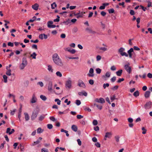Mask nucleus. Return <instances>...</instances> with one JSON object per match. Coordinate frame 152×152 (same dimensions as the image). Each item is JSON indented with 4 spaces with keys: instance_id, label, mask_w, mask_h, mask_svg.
I'll list each match as a JSON object with an SVG mask.
<instances>
[{
    "instance_id": "19",
    "label": "nucleus",
    "mask_w": 152,
    "mask_h": 152,
    "mask_svg": "<svg viewBox=\"0 0 152 152\" xmlns=\"http://www.w3.org/2000/svg\"><path fill=\"white\" fill-rule=\"evenodd\" d=\"M74 15L76 16V18H77L83 17V12H81V13H80L79 12L77 13L74 14Z\"/></svg>"
},
{
    "instance_id": "26",
    "label": "nucleus",
    "mask_w": 152,
    "mask_h": 152,
    "mask_svg": "<svg viewBox=\"0 0 152 152\" xmlns=\"http://www.w3.org/2000/svg\"><path fill=\"white\" fill-rule=\"evenodd\" d=\"M37 133L38 134L42 133V132H43L44 131L43 129H42L40 127L38 128L37 129Z\"/></svg>"
},
{
    "instance_id": "49",
    "label": "nucleus",
    "mask_w": 152,
    "mask_h": 152,
    "mask_svg": "<svg viewBox=\"0 0 152 152\" xmlns=\"http://www.w3.org/2000/svg\"><path fill=\"white\" fill-rule=\"evenodd\" d=\"M69 20L68 19V20H67L66 21H63L62 23L65 24L66 25H68L69 23Z\"/></svg>"
},
{
    "instance_id": "60",
    "label": "nucleus",
    "mask_w": 152,
    "mask_h": 152,
    "mask_svg": "<svg viewBox=\"0 0 152 152\" xmlns=\"http://www.w3.org/2000/svg\"><path fill=\"white\" fill-rule=\"evenodd\" d=\"M115 99H116L115 98V95H113V96L110 97V99L112 100V102H113V100Z\"/></svg>"
},
{
    "instance_id": "28",
    "label": "nucleus",
    "mask_w": 152,
    "mask_h": 152,
    "mask_svg": "<svg viewBox=\"0 0 152 152\" xmlns=\"http://www.w3.org/2000/svg\"><path fill=\"white\" fill-rule=\"evenodd\" d=\"M40 98L42 100H43V101H45V100H46L47 99V97H46V96H44L43 95H41L40 96Z\"/></svg>"
},
{
    "instance_id": "39",
    "label": "nucleus",
    "mask_w": 152,
    "mask_h": 152,
    "mask_svg": "<svg viewBox=\"0 0 152 152\" xmlns=\"http://www.w3.org/2000/svg\"><path fill=\"white\" fill-rule=\"evenodd\" d=\"M41 152H49L48 149L43 148L41 149Z\"/></svg>"
},
{
    "instance_id": "59",
    "label": "nucleus",
    "mask_w": 152,
    "mask_h": 152,
    "mask_svg": "<svg viewBox=\"0 0 152 152\" xmlns=\"http://www.w3.org/2000/svg\"><path fill=\"white\" fill-rule=\"evenodd\" d=\"M78 31V29L76 27H74L72 29L73 32L74 33Z\"/></svg>"
},
{
    "instance_id": "10",
    "label": "nucleus",
    "mask_w": 152,
    "mask_h": 152,
    "mask_svg": "<svg viewBox=\"0 0 152 152\" xmlns=\"http://www.w3.org/2000/svg\"><path fill=\"white\" fill-rule=\"evenodd\" d=\"M78 85L80 87L85 88L86 86L83 81L81 80H79L78 81Z\"/></svg>"
},
{
    "instance_id": "36",
    "label": "nucleus",
    "mask_w": 152,
    "mask_h": 152,
    "mask_svg": "<svg viewBox=\"0 0 152 152\" xmlns=\"http://www.w3.org/2000/svg\"><path fill=\"white\" fill-rule=\"evenodd\" d=\"M151 0H147V2L148 3V7H151V2L150 1Z\"/></svg>"
},
{
    "instance_id": "35",
    "label": "nucleus",
    "mask_w": 152,
    "mask_h": 152,
    "mask_svg": "<svg viewBox=\"0 0 152 152\" xmlns=\"http://www.w3.org/2000/svg\"><path fill=\"white\" fill-rule=\"evenodd\" d=\"M108 11L110 14L113 13L114 12V10L113 8L108 9Z\"/></svg>"
},
{
    "instance_id": "23",
    "label": "nucleus",
    "mask_w": 152,
    "mask_h": 152,
    "mask_svg": "<svg viewBox=\"0 0 152 152\" xmlns=\"http://www.w3.org/2000/svg\"><path fill=\"white\" fill-rule=\"evenodd\" d=\"M71 129L72 130L75 132H77V126L75 125H73L72 126Z\"/></svg>"
},
{
    "instance_id": "50",
    "label": "nucleus",
    "mask_w": 152,
    "mask_h": 152,
    "mask_svg": "<svg viewBox=\"0 0 152 152\" xmlns=\"http://www.w3.org/2000/svg\"><path fill=\"white\" fill-rule=\"evenodd\" d=\"M101 15L102 16H105V15H106V13L104 11H102L100 13Z\"/></svg>"
},
{
    "instance_id": "64",
    "label": "nucleus",
    "mask_w": 152,
    "mask_h": 152,
    "mask_svg": "<svg viewBox=\"0 0 152 152\" xmlns=\"http://www.w3.org/2000/svg\"><path fill=\"white\" fill-rule=\"evenodd\" d=\"M128 122L130 123H132L133 121V119L131 118H129L128 119Z\"/></svg>"
},
{
    "instance_id": "41",
    "label": "nucleus",
    "mask_w": 152,
    "mask_h": 152,
    "mask_svg": "<svg viewBox=\"0 0 152 152\" xmlns=\"http://www.w3.org/2000/svg\"><path fill=\"white\" fill-rule=\"evenodd\" d=\"M118 86H114L111 89L113 91H115L118 88Z\"/></svg>"
},
{
    "instance_id": "56",
    "label": "nucleus",
    "mask_w": 152,
    "mask_h": 152,
    "mask_svg": "<svg viewBox=\"0 0 152 152\" xmlns=\"http://www.w3.org/2000/svg\"><path fill=\"white\" fill-rule=\"evenodd\" d=\"M142 130H143V132H142V133L143 134H145L146 133V132L147 130L145 129L144 127H143L142 129Z\"/></svg>"
},
{
    "instance_id": "34",
    "label": "nucleus",
    "mask_w": 152,
    "mask_h": 152,
    "mask_svg": "<svg viewBox=\"0 0 152 152\" xmlns=\"http://www.w3.org/2000/svg\"><path fill=\"white\" fill-rule=\"evenodd\" d=\"M65 57L66 58H69V59H78V57H69L67 56H65Z\"/></svg>"
},
{
    "instance_id": "57",
    "label": "nucleus",
    "mask_w": 152,
    "mask_h": 152,
    "mask_svg": "<svg viewBox=\"0 0 152 152\" xmlns=\"http://www.w3.org/2000/svg\"><path fill=\"white\" fill-rule=\"evenodd\" d=\"M130 14L132 15H133L135 14L134 11L133 10H131L129 12Z\"/></svg>"
},
{
    "instance_id": "8",
    "label": "nucleus",
    "mask_w": 152,
    "mask_h": 152,
    "mask_svg": "<svg viewBox=\"0 0 152 152\" xmlns=\"http://www.w3.org/2000/svg\"><path fill=\"white\" fill-rule=\"evenodd\" d=\"M127 53L128 54V55H129V57L130 58H132V56L133 54L134 55H135V53L134 52V50L132 48H131L129 50H128L127 51Z\"/></svg>"
},
{
    "instance_id": "15",
    "label": "nucleus",
    "mask_w": 152,
    "mask_h": 152,
    "mask_svg": "<svg viewBox=\"0 0 152 152\" xmlns=\"http://www.w3.org/2000/svg\"><path fill=\"white\" fill-rule=\"evenodd\" d=\"M53 83L52 81H49L48 83V90L50 91H51L52 90Z\"/></svg>"
},
{
    "instance_id": "7",
    "label": "nucleus",
    "mask_w": 152,
    "mask_h": 152,
    "mask_svg": "<svg viewBox=\"0 0 152 152\" xmlns=\"http://www.w3.org/2000/svg\"><path fill=\"white\" fill-rule=\"evenodd\" d=\"M129 64L128 63L127 64L125 65L124 66L125 69L129 73H130L132 71L131 68L129 66Z\"/></svg>"
},
{
    "instance_id": "11",
    "label": "nucleus",
    "mask_w": 152,
    "mask_h": 152,
    "mask_svg": "<svg viewBox=\"0 0 152 152\" xmlns=\"http://www.w3.org/2000/svg\"><path fill=\"white\" fill-rule=\"evenodd\" d=\"M15 131L14 129H11L10 128H8L7 129L6 133L7 134H8L9 135H11L13 133H14Z\"/></svg>"
},
{
    "instance_id": "5",
    "label": "nucleus",
    "mask_w": 152,
    "mask_h": 152,
    "mask_svg": "<svg viewBox=\"0 0 152 152\" xmlns=\"http://www.w3.org/2000/svg\"><path fill=\"white\" fill-rule=\"evenodd\" d=\"M72 81L70 79H68L65 82V87L68 89H70L72 87Z\"/></svg>"
},
{
    "instance_id": "4",
    "label": "nucleus",
    "mask_w": 152,
    "mask_h": 152,
    "mask_svg": "<svg viewBox=\"0 0 152 152\" xmlns=\"http://www.w3.org/2000/svg\"><path fill=\"white\" fill-rule=\"evenodd\" d=\"M39 113V111L37 109L34 110L32 112V115L31 117L32 120H34L36 118L37 115Z\"/></svg>"
},
{
    "instance_id": "48",
    "label": "nucleus",
    "mask_w": 152,
    "mask_h": 152,
    "mask_svg": "<svg viewBox=\"0 0 152 152\" xmlns=\"http://www.w3.org/2000/svg\"><path fill=\"white\" fill-rule=\"evenodd\" d=\"M45 116L44 115H41L39 118V120L40 121H42L44 118Z\"/></svg>"
},
{
    "instance_id": "17",
    "label": "nucleus",
    "mask_w": 152,
    "mask_h": 152,
    "mask_svg": "<svg viewBox=\"0 0 152 152\" xmlns=\"http://www.w3.org/2000/svg\"><path fill=\"white\" fill-rule=\"evenodd\" d=\"M37 99L34 94H33L32 96V98L31 99L30 102L31 103H35L37 102Z\"/></svg>"
},
{
    "instance_id": "32",
    "label": "nucleus",
    "mask_w": 152,
    "mask_h": 152,
    "mask_svg": "<svg viewBox=\"0 0 152 152\" xmlns=\"http://www.w3.org/2000/svg\"><path fill=\"white\" fill-rule=\"evenodd\" d=\"M51 8L53 9H54L55 7H57V5L55 2L51 4Z\"/></svg>"
},
{
    "instance_id": "31",
    "label": "nucleus",
    "mask_w": 152,
    "mask_h": 152,
    "mask_svg": "<svg viewBox=\"0 0 152 152\" xmlns=\"http://www.w3.org/2000/svg\"><path fill=\"white\" fill-rule=\"evenodd\" d=\"M37 55V54L35 52H34L33 53L31 54L30 56L32 57L33 59H36V56Z\"/></svg>"
},
{
    "instance_id": "53",
    "label": "nucleus",
    "mask_w": 152,
    "mask_h": 152,
    "mask_svg": "<svg viewBox=\"0 0 152 152\" xmlns=\"http://www.w3.org/2000/svg\"><path fill=\"white\" fill-rule=\"evenodd\" d=\"M115 139L116 141L117 142H118L119 141L120 137L118 136H115Z\"/></svg>"
},
{
    "instance_id": "46",
    "label": "nucleus",
    "mask_w": 152,
    "mask_h": 152,
    "mask_svg": "<svg viewBox=\"0 0 152 152\" xmlns=\"http://www.w3.org/2000/svg\"><path fill=\"white\" fill-rule=\"evenodd\" d=\"M93 124L94 125L96 126L98 124V121L96 120H94L93 122Z\"/></svg>"
},
{
    "instance_id": "1",
    "label": "nucleus",
    "mask_w": 152,
    "mask_h": 152,
    "mask_svg": "<svg viewBox=\"0 0 152 152\" xmlns=\"http://www.w3.org/2000/svg\"><path fill=\"white\" fill-rule=\"evenodd\" d=\"M52 58L53 62L56 64L60 66H63V64L61 60L57 53L54 54L52 56Z\"/></svg>"
},
{
    "instance_id": "44",
    "label": "nucleus",
    "mask_w": 152,
    "mask_h": 152,
    "mask_svg": "<svg viewBox=\"0 0 152 152\" xmlns=\"http://www.w3.org/2000/svg\"><path fill=\"white\" fill-rule=\"evenodd\" d=\"M96 73L98 74H100L101 72V69H99V68L96 69Z\"/></svg>"
},
{
    "instance_id": "38",
    "label": "nucleus",
    "mask_w": 152,
    "mask_h": 152,
    "mask_svg": "<svg viewBox=\"0 0 152 152\" xmlns=\"http://www.w3.org/2000/svg\"><path fill=\"white\" fill-rule=\"evenodd\" d=\"M3 78L4 80V82L5 83H7V76L5 75H4L3 76Z\"/></svg>"
},
{
    "instance_id": "25",
    "label": "nucleus",
    "mask_w": 152,
    "mask_h": 152,
    "mask_svg": "<svg viewBox=\"0 0 152 152\" xmlns=\"http://www.w3.org/2000/svg\"><path fill=\"white\" fill-rule=\"evenodd\" d=\"M123 70L122 69H120L118 71L116 72V73L117 76H121Z\"/></svg>"
},
{
    "instance_id": "47",
    "label": "nucleus",
    "mask_w": 152,
    "mask_h": 152,
    "mask_svg": "<svg viewBox=\"0 0 152 152\" xmlns=\"http://www.w3.org/2000/svg\"><path fill=\"white\" fill-rule=\"evenodd\" d=\"M53 126L52 124H49L47 125V127L49 129H51L53 128Z\"/></svg>"
},
{
    "instance_id": "30",
    "label": "nucleus",
    "mask_w": 152,
    "mask_h": 152,
    "mask_svg": "<svg viewBox=\"0 0 152 152\" xmlns=\"http://www.w3.org/2000/svg\"><path fill=\"white\" fill-rule=\"evenodd\" d=\"M48 69L49 72H53V69H52V66H51L49 65L48 66Z\"/></svg>"
},
{
    "instance_id": "2",
    "label": "nucleus",
    "mask_w": 152,
    "mask_h": 152,
    "mask_svg": "<svg viewBox=\"0 0 152 152\" xmlns=\"http://www.w3.org/2000/svg\"><path fill=\"white\" fill-rule=\"evenodd\" d=\"M27 64V61L26 58L23 57L22 58V63L20 65V69H23Z\"/></svg>"
},
{
    "instance_id": "55",
    "label": "nucleus",
    "mask_w": 152,
    "mask_h": 152,
    "mask_svg": "<svg viewBox=\"0 0 152 152\" xmlns=\"http://www.w3.org/2000/svg\"><path fill=\"white\" fill-rule=\"evenodd\" d=\"M77 117L78 119H79L83 118V116L80 115H77Z\"/></svg>"
},
{
    "instance_id": "9",
    "label": "nucleus",
    "mask_w": 152,
    "mask_h": 152,
    "mask_svg": "<svg viewBox=\"0 0 152 152\" xmlns=\"http://www.w3.org/2000/svg\"><path fill=\"white\" fill-rule=\"evenodd\" d=\"M86 31L89 34H94L96 33V32L90 28L87 27L85 29Z\"/></svg>"
},
{
    "instance_id": "43",
    "label": "nucleus",
    "mask_w": 152,
    "mask_h": 152,
    "mask_svg": "<svg viewBox=\"0 0 152 152\" xmlns=\"http://www.w3.org/2000/svg\"><path fill=\"white\" fill-rule=\"evenodd\" d=\"M109 86V84L108 83H104L103 85V87L105 89L106 87H108Z\"/></svg>"
},
{
    "instance_id": "20",
    "label": "nucleus",
    "mask_w": 152,
    "mask_h": 152,
    "mask_svg": "<svg viewBox=\"0 0 152 152\" xmlns=\"http://www.w3.org/2000/svg\"><path fill=\"white\" fill-rule=\"evenodd\" d=\"M78 94L80 96H83L84 95L85 96H86L87 95V93L85 91H83L82 92H79L78 93Z\"/></svg>"
},
{
    "instance_id": "54",
    "label": "nucleus",
    "mask_w": 152,
    "mask_h": 152,
    "mask_svg": "<svg viewBox=\"0 0 152 152\" xmlns=\"http://www.w3.org/2000/svg\"><path fill=\"white\" fill-rule=\"evenodd\" d=\"M99 49V50H103L104 51H107V48L105 47H100Z\"/></svg>"
},
{
    "instance_id": "52",
    "label": "nucleus",
    "mask_w": 152,
    "mask_h": 152,
    "mask_svg": "<svg viewBox=\"0 0 152 152\" xmlns=\"http://www.w3.org/2000/svg\"><path fill=\"white\" fill-rule=\"evenodd\" d=\"M81 103L80 101L79 100H77L76 101V104L77 105H79Z\"/></svg>"
},
{
    "instance_id": "61",
    "label": "nucleus",
    "mask_w": 152,
    "mask_h": 152,
    "mask_svg": "<svg viewBox=\"0 0 152 152\" xmlns=\"http://www.w3.org/2000/svg\"><path fill=\"white\" fill-rule=\"evenodd\" d=\"M50 119L53 121H54L56 120L55 117L53 116L50 117Z\"/></svg>"
},
{
    "instance_id": "14",
    "label": "nucleus",
    "mask_w": 152,
    "mask_h": 152,
    "mask_svg": "<svg viewBox=\"0 0 152 152\" xmlns=\"http://www.w3.org/2000/svg\"><path fill=\"white\" fill-rule=\"evenodd\" d=\"M110 75V73L109 72H107L105 74V75H103L102 77V78L104 80H107V77L109 78Z\"/></svg>"
},
{
    "instance_id": "18",
    "label": "nucleus",
    "mask_w": 152,
    "mask_h": 152,
    "mask_svg": "<svg viewBox=\"0 0 152 152\" xmlns=\"http://www.w3.org/2000/svg\"><path fill=\"white\" fill-rule=\"evenodd\" d=\"M112 134L111 132H107L106 133L105 137L110 138L112 136Z\"/></svg>"
},
{
    "instance_id": "42",
    "label": "nucleus",
    "mask_w": 152,
    "mask_h": 152,
    "mask_svg": "<svg viewBox=\"0 0 152 152\" xmlns=\"http://www.w3.org/2000/svg\"><path fill=\"white\" fill-rule=\"evenodd\" d=\"M18 149L20 148L22 151H23L24 149V146L20 144L19 146H18Z\"/></svg>"
},
{
    "instance_id": "63",
    "label": "nucleus",
    "mask_w": 152,
    "mask_h": 152,
    "mask_svg": "<svg viewBox=\"0 0 152 152\" xmlns=\"http://www.w3.org/2000/svg\"><path fill=\"white\" fill-rule=\"evenodd\" d=\"M101 57L100 55H98L96 57V60L99 61L101 60Z\"/></svg>"
},
{
    "instance_id": "13",
    "label": "nucleus",
    "mask_w": 152,
    "mask_h": 152,
    "mask_svg": "<svg viewBox=\"0 0 152 152\" xmlns=\"http://www.w3.org/2000/svg\"><path fill=\"white\" fill-rule=\"evenodd\" d=\"M95 101L96 102L102 104L105 102L104 99L102 98H100L99 99L98 98L96 99L95 100Z\"/></svg>"
},
{
    "instance_id": "21",
    "label": "nucleus",
    "mask_w": 152,
    "mask_h": 152,
    "mask_svg": "<svg viewBox=\"0 0 152 152\" xmlns=\"http://www.w3.org/2000/svg\"><path fill=\"white\" fill-rule=\"evenodd\" d=\"M39 7V5L37 3H35L32 6V8L35 10H38Z\"/></svg>"
},
{
    "instance_id": "29",
    "label": "nucleus",
    "mask_w": 152,
    "mask_h": 152,
    "mask_svg": "<svg viewBox=\"0 0 152 152\" xmlns=\"http://www.w3.org/2000/svg\"><path fill=\"white\" fill-rule=\"evenodd\" d=\"M134 96L135 97H137L139 95V92L138 91H136L134 92L133 94Z\"/></svg>"
},
{
    "instance_id": "33",
    "label": "nucleus",
    "mask_w": 152,
    "mask_h": 152,
    "mask_svg": "<svg viewBox=\"0 0 152 152\" xmlns=\"http://www.w3.org/2000/svg\"><path fill=\"white\" fill-rule=\"evenodd\" d=\"M40 142V141L39 140H37L36 141L34 142L32 145V146H34L37 144H39Z\"/></svg>"
},
{
    "instance_id": "22",
    "label": "nucleus",
    "mask_w": 152,
    "mask_h": 152,
    "mask_svg": "<svg viewBox=\"0 0 152 152\" xmlns=\"http://www.w3.org/2000/svg\"><path fill=\"white\" fill-rule=\"evenodd\" d=\"M151 94V92L150 91H146L145 92L144 94L145 97L146 98H148L149 97Z\"/></svg>"
},
{
    "instance_id": "24",
    "label": "nucleus",
    "mask_w": 152,
    "mask_h": 152,
    "mask_svg": "<svg viewBox=\"0 0 152 152\" xmlns=\"http://www.w3.org/2000/svg\"><path fill=\"white\" fill-rule=\"evenodd\" d=\"M25 115V118L26 121H28L29 119V117L28 114L26 113H24Z\"/></svg>"
},
{
    "instance_id": "37",
    "label": "nucleus",
    "mask_w": 152,
    "mask_h": 152,
    "mask_svg": "<svg viewBox=\"0 0 152 152\" xmlns=\"http://www.w3.org/2000/svg\"><path fill=\"white\" fill-rule=\"evenodd\" d=\"M56 74L59 77H61L62 76V75L61 72H60L59 71L57 72L56 73Z\"/></svg>"
},
{
    "instance_id": "3",
    "label": "nucleus",
    "mask_w": 152,
    "mask_h": 152,
    "mask_svg": "<svg viewBox=\"0 0 152 152\" xmlns=\"http://www.w3.org/2000/svg\"><path fill=\"white\" fill-rule=\"evenodd\" d=\"M125 49L124 48L121 47L118 50V52L120 53L122 56H125L126 57H128V55L125 52H124Z\"/></svg>"
},
{
    "instance_id": "51",
    "label": "nucleus",
    "mask_w": 152,
    "mask_h": 152,
    "mask_svg": "<svg viewBox=\"0 0 152 152\" xmlns=\"http://www.w3.org/2000/svg\"><path fill=\"white\" fill-rule=\"evenodd\" d=\"M116 80V77L114 76L110 80L112 82H114Z\"/></svg>"
},
{
    "instance_id": "27",
    "label": "nucleus",
    "mask_w": 152,
    "mask_h": 152,
    "mask_svg": "<svg viewBox=\"0 0 152 152\" xmlns=\"http://www.w3.org/2000/svg\"><path fill=\"white\" fill-rule=\"evenodd\" d=\"M94 106H96L100 110H101L102 108V106L101 105H98L96 103H94Z\"/></svg>"
},
{
    "instance_id": "62",
    "label": "nucleus",
    "mask_w": 152,
    "mask_h": 152,
    "mask_svg": "<svg viewBox=\"0 0 152 152\" xmlns=\"http://www.w3.org/2000/svg\"><path fill=\"white\" fill-rule=\"evenodd\" d=\"M105 6L102 5V6H100L99 7V9L100 10H103L105 9Z\"/></svg>"
},
{
    "instance_id": "45",
    "label": "nucleus",
    "mask_w": 152,
    "mask_h": 152,
    "mask_svg": "<svg viewBox=\"0 0 152 152\" xmlns=\"http://www.w3.org/2000/svg\"><path fill=\"white\" fill-rule=\"evenodd\" d=\"M37 84L38 85H40V86L41 87H42L44 86V84H43V83L41 81H40V82H38L37 83Z\"/></svg>"
},
{
    "instance_id": "6",
    "label": "nucleus",
    "mask_w": 152,
    "mask_h": 152,
    "mask_svg": "<svg viewBox=\"0 0 152 152\" xmlns=\"http://www.w3.org/2000/svg\"><path fill=\"white\" fill-rule=\"evenodd\" d=\"M152 102L151 101L147 102L144 105V107L145 109H150L151 108Z\"/></svg>"
},
{
    "instance_id": "40",
    "label": "nucleus",
    "mask_w": 152,
    "mask_h": 152,
    "mask_svg": "<svg viewBox=\"0 0 152 152\" xmlns=\"http://www.w3.org/2000/svg\"><path fill=\"white\" fill-rule=\"evenodd\" d=\"M11 70L9 69L6 72V74L7 75L10 76L11 75Z\"/></svg>"
},
{
    "instance_id": "16",
    "label": "nucleus",
    "mask_w": 152,
    "mask_h": 152,
    "mask_svg": "<svg viewBox=\"0 0 152 152\" xmlns=\"http://www.w3.org/2000/svg\"><path fill=\"white\" fill-rule=\"evenodd\" d=\"M94 70L93 69L91 68L90 69L89 73L88 74V75L89 77H93L94 76Z\"/></svg>"
},
{
    "instance_id": "58",
    "label": "nucleus",
    "mask_w": 152,
    "mask_h": 152,
    "mask_svg": "<svg viewBox=\"0 0 152 152\" xmlns=\"http://www.w3.org/2000/svg\"><path fill=\"white\" fill-rule=\"evenodd\" d=\"M69 52L72 54H73L75 53L76 51L75 49H72V50H70V51H69Z\"/></svg>"
},
{
    "instance_id": "12",
    "label": "nucleus",
    "mask_w": 152,
    "mask_h": 152,
    "mask_svg": "<svg viewBox=\"0 0 152 152\" xmlns=\"http://www.w3.org/2000/svg\"><path fill=\"white\" fill-rule=\"evenodd\" d=\"M53 22L52 21H49L48 22V27L49 28H54L56 27V26L55 25H52Z\"/></svg>"
}]
</instances>
